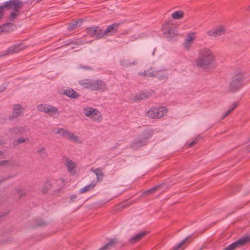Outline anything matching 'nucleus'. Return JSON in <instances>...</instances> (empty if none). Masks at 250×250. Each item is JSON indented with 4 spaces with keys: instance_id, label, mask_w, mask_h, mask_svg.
Listing matches in <instances>:
<instances>
[{
    "instance_id": "f257e3e1",
    "label": "nucleus",
    "mask_w": 250,
    "mask_h": 250,
    "mask_svg": "<svg viewBox=\"0 0 250 250\" xmlns=\"http://www.w3.org/2000/svg\"><path fill=\"white\" fill-rule=\"evenodd\" d=\"M245 80V73L240 69L235 70L229 83L227 91L231 93L238 91L244 86Z\"/></svg>"
},
{
    "instance_id": "f03ea898",
    "label": "nucleus",
    "mask_w": 250,
    "mask_h": 250,
    "mask_svg": "<svg viewBox=\"0 0 250 250\" xmlns=\"http://www.w3.org/2000/svg\"><path fill=\"white\" fill-rule=\"evenodd\" d=\"M153 135V130L152 129H146L140 134L138 139L134 140L130 145V148L137 149L141 147L146 145L149 139Z\"/></svg>"
},
{
    "instance_id": "7ed1b4c3",
    "label": "nucleus",
    "mask_w": 250,
    "mask_h": 250,
    "mask_svg": "<svg viewBox=\"0 0 250 250\" xmlns=\"http://www.w3.org/2000/svg\"><path fill=\"white\" fill-rule=\"evenodd\" d=\"M198 62H213L216 61L213 52L208 48L201 49L198 52Z\"/></svg>"
},
{
    "instance_id": "20e7f679",
    "label": "nucleus",
    "mask_w": 250,
    "mask_h": 250,
    "mask_svg": "<svg viewBox=\"0 0 250 250\" xmlns=\"http://www.w3.org/2000/svg\"><path fill=\"white\" fill-rule=\"evenodd\" d=\"M23 5V2L21 0H9L0 5V8H4V9L12 8L15 12H19Z\"/></svg>"
},
{
    "instance_id": "39448f33",
    "label": "nucleus",
    "mask_w": 250,
    "mask_h": 250,
    "mask_svg": "<svg viewBox=\"0 0 250 250\" xmlns=\"http://www.w3.org/2000/svg\"><path fill=\"white\" fill-rule=\"evenodd\" d=\"M249 243H250V234L244 235L241 238L226 247L224 250H235Z\"/></svg>"
},
{
    "instance_id": "423d86ee",
    "label": "nucleus",
    "mask_w": 250,
    "mask_h": 250,
    "mask_svg": "<svg viewBox=\"0 0 250 250\" xmlns=\"http://www.w3.org/2000/svg\"><path fill=\"white\" fill-rule=\"evenodd\" d=\"M167 109L165 106L152 107L147 112V116L152 119H159L166 115Z\"/></svg>"
},
{
    "instance_id": "0eeeda50",
    "label": "nucleus",
    "mask_w": 250,
    "mask_h": 250,
    "mask_svg": "<svg viewBox=\"0 0 250 250\" xmlns=\"http://www.w3.org/2000/svg\"><path fill=\"white\" fill-rule=\"evenodd\" d=\"M37 109L41 112L48 113L50 116L60 113L57 108L49 104H40L37 106Z\"/></svg>"
},
{
    "instance_id": "6e6552de",
    "label": "nucleus",
    "mask_w": 250,
    "mask_h": 250,
    "mask_svg": "<svg viewBox=\"0 0 250 250\" xmlns=\"http://www.w3.org/2000/svg\"><path fill=\"white\" fill-rule=\"evenodd\" d=\"M24 110V109L21 105L20 104H14L12 114L8 117V119L9 121H12L19 117L22 116Z\"/></svg>"
},
{
    "instance_id": "1a4fd4ad",
    "label": "nucleus",
    "mask_w": 250,
    "mask_h": 250,
    "mask_svg": "<svg viewBox=\"0 0 250 250\" xmlns=\"http://www.w3.org/2000/svg\"><path fill=\"white\" fill-rule=\"evenodd\" d=\"M163 30L164 34L168 38H173L178 35L177 30L168 23H166L163 25Z\"/></svg>"
},
{
    "instance_id": "9d476101",
    "label": "nucleus",
    "mask_w": 250,
    "mask_h": 250,
    "mask_svg": "<svg viewBox=\"0 0 250 250\" xmlns=\"http://www.w3.org/2000/svg\"><path fill=\"white\" fill-rule=\"evenodd\" d=\"M87 33L90 37L97 39L104 37L103 30L98 26L87 28Z\"/></svg>"
},
{
    "instance_id": "9b49d317",
    "label": "nucleus",
    "mask_w": 250,
    "mask_h": 250,
    "mask_svg": "<svg viewBox=\"0 0 250 250\" xmlns=\"http://www.w3.org/2000/svg\"><path fill=\"white\" fill-rule=\"evenodd\" d=\"M57 130L55 132L57 134H60L62 137H66L71 140L75 142H77L78 140V137L75 136L73 133L69 131L62 128H58Z\"/></svg>"
},
{
    "instance_id": "f8f14e48",
    "label": "nucleus",
    "mask_w": 250,
    "mask_h": 250,
    "mask_svg": "<svg viewBox=\"0 0 250 250\" xmlns=\"http://www.w3.org/2000/svg\"><path fill=\"white\" fill-rule=\"evenodd\" d=\"M154 92V91L152 90L148 91L141 92L140 93L135 95L133 97V100L134 102L146 100L151 97Z\"/></svg>"
},
{
    "instance_id": "ddd939ff",
    "label": "nucleus",
    "mask_w": 250,
    "mask_h": 250,
    "mask_svg": "<svg viewBox=\"0 0 250 250\" xmlns=\"http://www.w3.org/2000/svg\"><path fill=\"white\" fill-rule=\"evenodd\" d=\"M121 23L115 22L108 25L105 30H103L104 37L105 36H111L115 33L120 25Z\"/></svg>"
},
{
    "instance_id": "4468645a",
    "label": "nucleus",
    "mask_w": 250,
    "mask_h": 250,
    "mask_svg": "<svg viewBox=\"0 0 250 250\" xmlns=\"http://www.w3.org/2000/svg\"><path fill=\"white\" fill-rule=\"evenodd\" d=\"M24 49L23 44H16L9 47L5 52L4 54L0 55V56H4L6 55L12 54L13 53H18Z\"/></svg>"
},
{
    "instance_id": "2eb2a0df",
    "label": "nucleus",
    "mask_w": 250,
    "mask_h": 250,
    "mask_svg": "<svg viewBox=\"0 0 250 250\" xmlns=\"http://www.w3.org/2000/svg\"><path fill=\"white\" fill-rule=\"evenodd\" d=\"M226 32L225 27L220 26L216 27L214 29L207 31V34L209 36L219 37L224 34Z\"/></svg>"
},
{
    "instance_id": "dca6fc26",
    "label": "nucleus",
    "mask_w": 250,
    "mask_h": 250,
    "mask_svg": "<svg viewBox=\"0 0 250 250\" xmlns=\"http://www.w3.org/2000/svg\"><path fill=\"white\" fill-rule=\"evenodd\" d=\"M150 76H152L153 77H155L160 80L166 81L168 75L167 73L165 70H153V73Z\"/></svg>"
},
{
    "instance_id": "f3484780",
    "label": "nucleus",
    "mask_w": 250,
    "mask_h": 250,
    "mask_svg": "<svg viewBox=\"0 0 250 250\" xmlns=\"http://www.w3.org/2000/svg\"><path fill=\"white\" fill-rule=\"evenodd\" d=\"M16 25L12 23L7 22L0 26V34L2 33H8L15 30Z\"/></svg>"
},
{
    "instance_id": "a211bd4d",
    "label": "nucleus",
    "mask_w": 250,
    "mask_h": 250,
    "mask_svg": "<svg viewBox=\"0 0 250 250\" xmlns=\"http://www.w3.org/2000/svg\"><path fill=\"white\" fill-rule=\"evenodd\" d=\"M148 233V231H141L138 234L130 237L128 240V242L131 244H133L139 242L143 237Z\"/></svg>"
},
{
    "instance_id": "6ab92c4d",
    "label": "nucleus",
    "mask_w": 250,
    "mask_h": 250,
    "mask_svg": "<svg viewBox=\"0 0 250 250\" xmlns=\"http://www.w3.org/2000/svg\"><path fill=\"white\" fill-rule=\"evenodd\" d=\"M58 182V180H54L51 181L50 180H47L44 182V185L42 186L41 188V192L42 194H46L48 191L51 189L52 187Z\"/></svg>"
},
{
    "instance_id": "aec40b11",
    "label": "nucleus",
    "mask_w": 250,
    "mask_h": 250,
    "mask_svg": "<svg viewBox=\"0 0 250 250\" xmlns=\"http://www.w3.org/2000/svg\"><path fill=\"white\" fill-rule=\"evenodd\" d=\"M106 84L104 82L101 80H94V91H103L106 89Z\"/></svg>"
},
{
    "instance_id": "412c9836",
    "label": "nucleus",
    "mask_w": 250,
    "mask_h": 250,
    "mask_svg": "<svg viewBox=\"0 0 250 250\" xmlns=\"http://www.w3.org/2000/svg\"><path fill=\"white\" fill-rule=\"evenodd\" d=\"M79 84L85 88L93 90L94 80L83 79L79 81Z\"/></svg>"
},
{
    "instance_id": "4be33fe9",
    "label": "nucleus",
    "mask_w": 250,
    "mask_h": 250,
    "mask_svg": "<svg viewBox=\"0 0 250 250\" xmlns=\"http://www.w3.org/2000/svg\"><path fill=\"white\" fill-rule=\"evenodd\" d=\"M215 63H195L194 67L208 72L213 69Z\"/></svg>"
},
{
    "instance_id": "5701e85b",
    "label": "nucleus",
    "mask_w": 250,
    "mask_h": 250,
    "mask_svg": "<svg viewBox=\"0 0 250 250\" xmlns=\"http://www.w3.org/2000/svg\"><path fill=\"white\" fill-rule=\"evenodd\" d=\"M193 33H189L188 34L186 40H185V42L183 43V45L184 46V48L187 50H188L189 49V48L191 47V42H193V41L194 39V37L193 36Z\"/></svg>"
},
{
    "instance_id": "b1692460",
    "label": "nucleus",
    "mask_w": 250,
    "mask_h": 250,
    "mask_svg": "<svg viewBox=\"0 0 250 250\" xmlns=\"http://www.w3.org/2000/svg\"><path fill=\"white\" fill-rule=\"evenodd\" d=\"M66 159L67 160V163L65 164V165L67 168L68 171L70 173L73 174H75L76 173V171H75V169L76 168V163L73 162L68 158H66Z\"/></svg>"
},
{
    "instance_id": "393cba45",
    "label": "nucleus",
    "mask_w": 250,
    "mask_h": 250,
    "mask_svg": "<svg viewBox=\"0 0 250 250\" xmlns=\"http://www.w3.org/2000/svg\"><path fill=\"white\" fill-rule=\"evenodd\" d=\"M118 244H120L123 247H125V244L121 243L119 239L116 238L111 239L109 242L106 244L105 246L108 250H109L112 248L115 247Z\"/></svg>"
},
{
    "instance_id": "a878e982",
    "label": "nucleus",
    "mask_w": 250,
    "mask_h": 250,
    "mask_svg": "<svg viewBox=\"0 0 250 250\" xmlns=\"http://www.w3.org/2000/svg\"><path fill=\"white\" fill-rule=\"evenodd\" d=\"M25 131V127H14L9 130V132L14 135H20L23 134Z\"/></svg>"
},
{
    "instance_id": "bb28decb",
    "label": "nucleus",
    "mask_w": 250,
    "mask_h": 250,
    "mask_svg": "<svg viewBox=\"0 0 250 250\" xmlns=\"http://www.w3.org/2000/svg\"><path fill=\"white\" fill-rule=\"evenodd\" d=\"M164 185V184H161L157 186H154L149 189L145 191L142 195L145 196L146 195L152 194L154 193L156 190H159Z\"/></svg>"
},
{
    "instance_id": "cd10ccee",
    "label": "nucleus",
    "mask_w": 250,
    "mask_h": 250,
    "mask_svg": "<svg viewBox=\"0 0 250 250\" xmlns=\"http://www.w3.org/2000/svg\"><path fill=\"white\" fill-rule=\"evenodd\" d=\"M64 94L71 99H76L79 96V94L73 89H66Z\"/></svg>"
},
{
    "instance_id": "c85d7f7f",
    "label": "nucleus",
    "mask_w": 250,
    "mask_h": 250,
    "mask_svg": "<svg viewBox=\"0 0 250 250\" xmlns=\"http://www.w3.org/2000/svg\"><path fill=\"white\" fill-rule=\"evenodd\" d=\"M97 176V181H101L103 179L104 174L102 169L100 168H96L95 169H91V170Z\"/></svg>"
},
{
    "instance_id": "c756f323",
    "label": "nucleus",
    "mask_w": 250,
    "mask_h": 250,
    "mask_svg": "<svg viewBox=\"0 0 250 250\" xmlns=\"http://www.w3.org/2000/svg\"><path fill=\"white\" fill-rule=\"evenodd\" d=\"M34 223L38 227H43L47 225L48 223L42 218H36L34 220Z\"/></svg>"
},
{
    "instance_id": "7c9ffc66",
    "label": "nucleus",
    "mask_w": 250,
    "mask_h": 250,
    "mask_svg": "<svg viewBox=\"0 0 250 250\" xmlns=\"http://www.w3.org/2000/svg\"><path fill=\"white\" fill-rule=\"evenodd\" d=\"M95 185H96V183H94V182H92L89 185H87V186H85L84 187L80 189V193H83L87 192L90 190H92L94 188Z\"/></svg>"
},
{
    "instance_id": "2f4dec72",
    "label": "nucleus",
    "mask_w": 250,
    "mask_h": 250,
    "mask_svg": "<svg viewBox=\"0 0 250 250\" xmlns=\"http://www.w3.org/2000/svg\"><path fill=\"white\" fill-rule=\"evenodd\" d=\"M84 42L82 41H72L68 42L66 43L65 44L61 46V48H63L65 46H71L73 45H83L84 44Z\"/></svg>"
},
{
    "instance_id": "473e14b6",
    "label": "nucleus",
    "mask_w": 250,
    "mask_h": 250,
    "mask_svg": "<svg viewBox=\"0 0 250 250\" xmlns=\"http://www.w3.org/2000/svg\"><path fill=\"white\" fill-rule=\"evenodd\" d=\"M94 111L91 116V118L94 121L99 122L101 118L100 112L97 109H94Z\"/></svg>"
},
{
    "instance_id": "72a5a7b5",
    "label": "nucleus",
    "mask_w": 250,
    "mask_h": 250,
    "mask_svg": "<svg viewBox=\"0 0 250 250\" xmlns=\"http://www.w3.org/2000/svg\"><path fill=\"white\" fill-rule=\"evenodd\" d=\"M184 16V13L181 11H175L171 14V17L175 20H179Z\"/></svg>"
},
{
    "instance_id": "f704fd0d",
    "label": "nucleus",
    "mask_w": 250,
    "mask_h": 250,
    "mask_svg": "<svg viewBox=\"0 0 250 250\" xmlns=\"http://www.w3.org/2000/svg\"><path fill=\"white\" fill-rule=\"evenodd\" d=\"M28 140V138L26 139L23 137H20V138H18V139L14 141V142L13 144V146L14 147H15V146H18L19 145H20V144L23 143L25 142Z\"/></svg>"
},
{
    "instance_id": "c9c22d12",
    "label": "nucleus",
    "mask_w": 250,
    "mask_h": 250,
    "mask_svg": "<svg viewBox=\"0 0 250 250\" xmlns=\"http://www.w3.org/2000/svg\"><path fill=\"white\" fill-rule=\"evenodd\" d=\"M153 73L152 68L151 67L149 69H148L147 71H144L143 72H139V75L140 76H144L145 77H152V76H150L149 75H151Z\"/></svg>"
},
{
    "instance_id": "e433bc0d",
    "label": "nucleus",
    "mask_w": 250,
    "mask_h": 250,
    "mask_svg": "<svg viewBox=\"0 0 250 250\" xmlns=\"http://www.w3.org/2000/svg\"><path fill=\"white\" fill-rule=\"evenodd\" d=\"M94 109L92 107L84 108L83 109V113L87 117H90L93 114Z\"/></svg>"
},
{
    "instance_id": "4c0bfd02",
    "label": "nucleus",
    "mask_w": 250,
    "mask_h": 250,
    "mask_svg": "<svg viewBox=\"0 0 250 250\" xmlns=\"http://www.w3.org/2000/svg\"><path fill=\"white\" fill-rule=\"evenodd\" d=\"M77 22H76V21H74L71 23H69V24L67 26V30L71 31L78 27Z\"/></svg>"
},
{
    "instance_id": "58836bf2",
    "label": "nucleus",
    "mask_w": 250,
    "mask_h": 250,
    "mask_svg": "<svg viewBox=\"0 0 250 250\" xmlns=\"http://www.w3.org/2000/svg\"><path fill=\"white\" fill-rule=\"evenodd\" d=\"M127 206V204L126 203H121L119 205H118L116 208H115V210L116 211H121L122 209L126 208V207Z\"/></svg>"
},
{
    "instance_id": "ea45409f",
    "label": "nucleus",
    "mask_w": 250,
    "mask_h": 250,
    "mask_svg": "<svg viewBox=\"0 0 250 250\" xmlns=\"http://www.w3.org/2000/svg\"><path fill=\"white\" fill-rule=\"evenodd\" d=\"M15 190L19 194L20 199L26 195V193L24 191H22L21 188H16L15 189Z\"/></svg>"
},
{
    "instance_id": "a19ab883",
    "label": "nucleus",
    "mask_w": 250,
    "mask_h": 250,
    "mask_svg": "<svg viewBox=\"0 0 250 250\" xmlns=\"http://www.w3.org/2000/svg\"><path fill=\"white\" fill-rule=\"evenodd\" d=\"M18 12H16L14 11V12H12L10 13V16L9 17H8V20L10 21H13L14 19H15L16 18V17L18 16V15H19V13H17Z\"/></svg>"
},
{
    "instance_id": "79ce46f5",
    "label": "nucleus",
    "mask_w": 250,
    "mask_h": 250,
    "mask_svg": "<svg viewBox=\"0 0 250 250\" xmlns=\"http://www.w3.org/2000/svg\"><path fill=\"white\" fill-rule=\"evenodd\" d=\"M184 246L183 244L180 242L178 244H176L174 247H173L170 250H179L182 247Z\"/></svg>"
},
{
    "instance_id": "37998d69",
    "label": "nucleus",
    "mask_w": 250,
    "mask_h": 250,
    "mask_svg": "<svg viewBox=\"0 0 250 250\" xmlns=\"http://www.w3.org/2000/svg\"><path fill=\"white\" fill-rule=\"evenodd\" d=\"M184 246L183 244L180 242L178 244H176L174 247H173L170 250H179L182 247Z\"/></svg>"
},
{
    "instance_id": "c03bdc74",
    "label": "nucleus",
    "mask_w": 250,
    "mask_h": 250,
    "mask_svg": "<svg viewBox=\"0 0 250 250\" xmlns=\"http://www.w3.org/2000/svg\"><path fill=\"white\" fill-rule=\"evenodd\" d=\"M198 142H199L198 138H196L194 140H193V141H191V142H190L189 143H188V147H191L194 145H195L196 144H197Z\"/></svg>"
},
{
    "instance_id": "a18cd8bd",
    "label": "nucleus",
    "mask_w": 250,
    "mask_h": 250,
    "mask_svg": "<svg viewBox=\"0 0 250 250\" xmlns=\"http://www.w3.org/2000/svg\"><path fill=\"white\" fill-rule=\"evenodd\" d=\"M191 238V236L190 235H188L186 238L182 240L181 242L183 244V245H185L187 242H190V239Z\"/></svg>"
},
{
    "instance_id": "49530a36",
    "label": "nucleus",
    "mask_w": 250,
    "mask_h": 250,
    "mask_svg": "<svg viewBox=\"0 0 250 250\" xmlns=\"http://www.w3.org/2000/svg\"><path fill=\"white\" fill-rule=\"evenodd\" d=\"M14 176H13V175H8V176L3 177L2 179H0V184L4 181H5L10 178H13Z\"/></svg>"
},
{
    "instance_id": "de8ad7c7",
    "label": "nucleus",
    "mask_w": 250,
    "mask_h": 250,
    "mask_svg": "<svg viewBox=\"0 0 250 250\" xmlns=\"http://www.w3.org/2000/svg\"><path fill=\"white\" fill-rule=\"evenodd\" d=\"M239 104V103L237 102H234L232 105L230 106V108L232 111H233L238 106Z\"/></svg>"
},
{
    "instance_id": "09e8293b",
    "label": "nucleus",
    "mask_w": 250,
    "mask_h": 250,
    "mask_svg": "<svg viewBox=\"0 0 250 250\" xmlns=\"http://www.w3.org/2000/svg\"><path fill=\"white\" fill-rule=\"evenodd\" d=\"M77 198V195L76 194H73L71 196L70 199L69 200L70 202H73Z\"/></svg>"
},
{
    "instance_id": "8fccbe9b",
    "label": "nucleus",
    "mask_w": 250,
    "mask_h": 250,
    "mask_svg": "<svg viewBox=\"0 0 250 250\" xmlns=\"http://www.w3.org/2000/svg\"><path fill=\"white\" fill-rule=\"evenodd\" d=\"M3 10L4 8H0V20L2 19L4 15Z\"/></svg>"
},
{
    "instance_id": "3c124183",
    "label": "nucleus",
    "mask_w": 250,
    "mask_h": 250,
    "mask_svg": "<svg viewBox=\"0 0 250 250\" xmlns=\"http://www.w3.org/2000/svg\"><path fill=\"white\" fill-rule=\"evenodd\" d=\"M9 160L0 161V166H3L4 165L7 164Z\"/></svg>"
},
{
    "instance_id": "603ef678",
    "label": "nucleus",
    "mask_w": 250,
    "mask_h": 250,
    "mask_svg": "<svg viewBox=\"0 0 250 250\" xmlns=\"http://www.w3.org/2000/svg\"><path fill=\"white\" fill-rule=\"evenodd\" d=\"M45 150V147H42L41 149H38L37 150V153H40L41 152L44 153Z\"/></svg>"
},
{
    "instance_id": "864d4df0",
    "label": "nucleus",
    "mask_w": 250,
    "mask_h": 250,
    "mask_svg": "<svg viewBox=\"0 0 250 250\" xmlns=\"http://www.w3.org/2000/svg\"><path fill=\"white\" fill-rule=\"evenodd\" d=\"M76 21L77 22V23L78 24V26H80L82 24L83 21L80 19L78 21Z\"/></svg>"
},
{
    "instance_id": "5fc2aeb1",
    "label": "nucleus",
    "mask_w": 250,
    "mask_h": 250,
    "mask_svg": "<svg viewBox=\"0 0 250 250\" xmlns=\"http://www.w3.org/2000/svg\"><path fill=\"white\" fill-rule=\"evenodd\" d=\"M6 88V86L4 85L0 86V93L3 92Z\"/></svg>"
},
{
    "instance_id": "6e6d98bb",
    "label": "nucleus",
    "mask_w": 250,
    "mask_h": 250,
    "mask_svg": "<svg viewBox=\"0 0 250 250\" xmlns=\"http://www.w3.org/2000/svg\"><path fill=\"white\" fill-rule=\"evenodd\" d=\"M108 250V249L107 248L106 246L104 245V246H103L102 247H101V248L99 249L98 250Z\"/></svg>"
},
{
    "instance_id": "4d7b16f0",
    "label": "nucleus",
    "mask_w": 250,
    "mask_h": 250,
    "mask_svg": "<svg viewBox=\"0 0 250 250\" xmlns=\"http://www.w3.org/2000/svg\"><path fill=\"white\" fill-rule=\"evenodd\" d=\"M108 250V249L107 248L106 246L104 245V246H103L102 247H101V248L99 249L98 250Z\"/></svg>"
},
{
    "instance_id": "13d9d810",
    "label": "nucleus",
    "mask_w": 250,
    "mask_h": 250,
    "mask_svg": "<svg viewBox=\"0 0 250 250\" xmlns=\"http://www.w3.org/2000/svg\"><path fill=\"white\" fill-rule=\"evenodd\" d=\"M81 67L86 69H91V68L90 67L88 66H82Z\"/></svg>"
},
{
    "instance_id": "bf43d9fd",
    "label": "nucleus",
    "mask_w": 250,
    "mask_h": 250,
    "mask_svg": "<svg viewBox=\"0 0 250 250\" xmlns=\"http://www.w3.org/2000/svg\"><path fill=\"white\" fill-rule=\"evenodd\" d=\"M232 112V110H231L230 109H229V110H228V111L226 112V114L228 116V115H229L230 113H231Z\"/></svg>"
},
{
    "instance_id": "052dcab7",
    "label": "nucleus",
    "mask_w": 250,
    "mask_h": 250,
    "mask_svg": "<svg viewBox=\"0 0 250 250\" xmlns=\"http://www.w3.org/2000/svg\"><path fill=\"white\" fill-rule=\"evenodd\" d=\"M232 112V110H231L230 109H229V110H228V111L226 112V114L228 116V115H229L230 113H231Z\"/></svg>"
},
{
    "instance_id": "680f3d73",
    "label": "nucleus",
    "mask_w": 250,
    "mask_h": 250,
    "mask_svg": "<svg viewBox=\"0 0 250 250\" xmlns=\"http://www.w3.org/2000/svg\"><path fill=\"white\" fill-rule=\"evenodd\" d=\"M227 116L226 112L224 113L221 117V119H224Z\"/></svg>"
},
{
    "instance_id": "e2e57ef3",
    "label": "nucleus",
    "mask_w": 250,
    "mask_h": 250,
    "mask_svg": "<svg viewBox=\"0 0 250 250\" xmlns=\"http://www.w3.org/2000/svg\"><path fill=\"white\" fill-rule=\"evenodd\" d=\"M8 212L5 213V214H0V218L3 217L5 214H7Z\"/></svg>"
},
{
    "instance_id": "0e129e2a",
    "label": "nucleus",
    "mask_w": 250,
    "mask_h": 250,
    "mask_svg": "<svg viewBox=\"0 0 250 250\" xmlns=\"http://www.w3.org/2000/svg\"><path fill=\"white\" fill-rule=\"evenodd\" d=\"M4 144V142L0 139V145H3Z\"/></svg>"
},
{
    "instance_id": "69168bd1",
    "label": "nucleus",
    "mask_w": 250,
    "mask_h": 250,
    "mask_svg": "<svg viewBox=\"0 0 250 250\" xmlns=\"http://www.w3.org/2000/svg\"><path fill=\"white\" fill-rule=\"evenodd\" d=\"M62 190V188H59L58 189H56V190H55L54 191V192L55 193L56 191H60Z\"/></svg>"
},
{
    "instance_id": "338daca9",
    "label": "nucleus",
    "mask_w": 250,
    "mask_h": 250,
    "mask_svg": "<svg viewBox=\"0 0 250 250\" xmlns=\"http://www.w3.org/2000/svg\"><path fill=\"white\" fill-rule=\"evenodd\" d=\"M155 50H156V48H155L153 50V52H152V55H153L155 53Z\"/></svg>"
},
{
    "instance_id": "774afa93",
    "label": "nucleus",
    "mask_w": 250,
    "mask_h": 250,
    "mask_svg": "<svg viewBox=\"0 0 250 250\" xmlns=\"http://www.w3.org/2000/svg\"><path fill=\"white\" fill-rule=\"evenodd\" d=\"M3 154V152L0 150V156H2Z\"/></svg>"
}]
</instances>
